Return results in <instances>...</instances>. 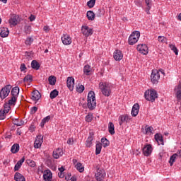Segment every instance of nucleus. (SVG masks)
<instances>
[{"mask_svg":"<svg viewBox=\"0 0 181 181\" xmlns=\"http://www.w3.org/2000/svg\"><path fill=\"white\" fill-rule=\"evenodd\" d=\"M13 123L17 127H21V125H23V124H25V122L22 119H13Z\"/></svg>","mask_w":181,"mask_h":181,"instance_id":"72a5a7b5","label":"nucleus"},{"mask_svg":"<svg viewBox=\"0 0 181 181\" xmlns=\"http://www.w3.org/2000/svg\"><path fill=\"white\" fill-rule=\"evenodd\" d=\"M5 111L0 110V119H5Z\"/></svg>","mask_w":181,"mask_h":181,"instance_id":"5fc2aeb1","label":"nucleus"},{"mask_svg":"<svg viewBox=\"0 0 181 181\" xmlns=\"http://www.w3.org/2000/svg\"><path fill=\"white\" fill-rule=\"evenodd\" d=\"M27 163L28 164V166H30L31 168H35L36 166V163H35L33 160H27Z\"/></svg>","mask_w":181,"mask_h":181,"instance_id":"3c124183","label":"nucleus"},{"mask_svg":"<svg viewBox=\"0 0 181 181\" xmlns=\"http://www.w3.org/2000/svg\"><path fill=\"white\" fill-rule=\"evenodd\" d=\"M86 145L88 148H91V146H93V136H89L87 139Z\"/></svg>","mask_w":181,"mask_h":181,"instance_id":"58836bf2","label":"nucleus"},{"mask_svg":"<svg viewBox=\"0 0 181 181\" xmlns=\"http://www.w3.org/2000/svg\"><path fill=\"white\" fill-rule=\"evenodd\" d=\"M155 139L160 145H163V137L160 134H155Z\"/></svg>","mask_w":181,"mask_h":181,"instance_id":"c85d7f7f","label":"nucleus"},{"mask_svg":"<svg viewBox=\"0 0 181 181\" xmlns=\"http://www.w3.org/2000/svg\"><path fill=\"white\" fill-rule=\"evenodd\" d=\"M169 47L171 50H173V52H174L175 54H176V56H177L179 54V52L177 51V48L176 47V46L173 45H170Z\"/></svg>","mask_w":181,"mask_h":181,"instance_id":"49530a36","label":"nucleus"},{"mask_svg":"<svg viewBox=\"0 0 181 181\" xmlns=\"http://www.w3.org/2000/svg\"><path fill=\"white\" fill-rule=\"evenodd\" d=\"M52 118H53V116H52V115H48V116L44 117L40 124V127H41V128H43V127H45V124L46 123L49 122V121H50V119H52Z\"/></svg>","mask_w":181,"mask_h":181,"instance_id":"4be33fe9","label":"nucleus"},{"mask_svg":"<svg viewBox=\"0 0 181 181\" xmlns=\"http://www.w3.org/2000/svg\"><path fill=\"white\" fill-rule=\"evenodd\" d=\"M113 57L115 60H116V62H119L122 60V58L124 57V54L120 50L117 49L114 52Z\"/></svg>","mask_w":181,"mask_h":181,"instance_id":"dca6fc26","label":"nucleus"},{"mask_svg":"<svg viewBox=\"0 0 181 181\" xmlns=\"http://www.w3.org/2000/svg\"><path fill=\"white\" fill-rule=\"evenodd\" d=\"M153 131V127L146 126L144 128L141 129V132L145 135H151Z\"/></svg>","mask_w":181,"mask_h":181,"instance_id":"412c9836","label":"nucleus"},{"mask_svg":"<svg viewBox=\"0 0 181 181\" xmlns=\"http://www.w3.org/2000/svg\"><path fill=\"white\" fill-rule=\"evenodd\" d=\"M36 129V126L34 123H32L29 127L30 132H34L35 129Z\"/></svg>","mask_w":181,"mask_h":181,"instance_id":"864d4df0","label":"nucleus"},{"mask_svg":"<svg viewBox=\"0 0 181 181\" xmlns=\"http://www.w3.org/2000/svg\"><path fill=\"white\" fill-rule=\"evenodd\" d=\"M53 177V175L52 174V171L50 170H46L44 171L43 179L45 181H52Z\"/></svg>","mask_w":181,"mask_h":181,"instance_id":"4468645a","label":"nucleus"},{"mask_svg":"<svg viewBox=\"0 0 181 181\" xmlns=\"http://www.w3.org/2000/svg\"><path fill=\"white\" fill-rule=\"evenodd\" d=\"M25 162V157H23L20 160L17 162V163L15 165L14 170H19L21 169V166H22V164Z\"/></svg>","mask_w":181,"mask_h":181,"instance_id":"bb28decb","label":"nucleus"},{"mask_svg":"<svg viewBox=\"0 0 181 181\" xmlns=\"http://www.w3.org/2000/svg\"><path fill=\"white\" fill-rule=\"evenodd\" d=\"M9 23L11 26H16L19 23V16L13 15L9 20Z\"/></svg>","mask_w":181,"mask_h":181,"instance_id":"2eb2a0df","label":"nucleus"},{"mask_svg":"<svg viewBox=\"0 0 181 181\" xmlns=\"http://www.w3.org/2000/svg\"><path fill=\"white\" fill-rule=\"evenodd\" d=\"M58 176H59V177H60L61 179H63V177H64V173H58Z\"/></svg>","mask_w":181,"mask_h":181,"instance_id":"69168bd1","label":"nucleus"},{"mask_svg":"<svg viewBox=\"0 0 181 181\" xmlns=\"http://www.w3.org/2000/svg\"><path fill=\"white\" fill-rule=\"evenodd\" d=\"M59 95V91L57 90L54 89L52 91H51L49 97L51 100H53V98H56Z\"/></svg>","mask_w":181,"mask_h":181,"instance_id":"4c0bfd02","label":"nucleus"},{"mask_svg":"<svg viewBox=\"0 0 181 181\" xmlns=\"http://www.w3.org/2000/svg\"><path fill=\"white\" fill-rule=\"evenodd\" d=\"M174 155H176L177 158H181V150H179L177 153H174Z\"/></svg>","mask_w":181,"mask_h":181,"instance_id":"680f3d73","label":"nucleus"},{"mask_svg":"<svg viewBox=\"0 0 181 181\" xmlns=\"http://www.w3.org/2000/svg\"><path fill=\"white\" fill-rule=\"evenodd\" d=\"M145 4L147 6L146 8V12L148 15H149L151 13L149 11H151V8H152V0H145Z\"/></svg>","mask_w":181,"mask_h":181,"instance_id":"a878e982","label":"nucleus"},{"mask_svg":"<svg viewBox=\"0 0 181 181\" xmlns=\"http://www.w3.org/2000/svg\"><path fill=\"white\" fill-rule=\"evenodd\" d=\"M30 111H31L32 114H36V112H37V107L34 106V107H31Z\"/></svg>","mask_w":181,"mask_h":181,"instance_id":"4d7b16f0","label":"nucleus"},{"mask_svg":"<svg viewBox=\"0 0 181 181\" xmlns=\"http://www.w3.org/2000/svg\"><path fill=\"white\" fill-rule=\"evenodd\" d=\"M59 173H64V167H61L59 168Z\"/></svg>","mask_w":181,"mask_h":181,"instance_id":"338daca9","label":"nucleus"},{"mask_svg":"<svg viewBox=\"0 0 181 181\" xmlns=\"http://www.w3.org/2000/svg\"><path fill=\"white\" fill-rule=\"evenodd\" d=\"M86 16L88 21H94V19L95 18V14L91 11L87 12Z\"/></svg>","mask_w":181,"mask_h":181,"instance_id":"473e14b6","label":"nucleus"},{"mask_svg":"<svg viewBox=\"0 0 181 181\" xmlns=\"http://www.w3.org/2000/svg\"><path fill=\"white\" fill-rule=\"evenodd\" d=\"M81 33L86 37H88V36H91L94 33V30H93V28H90L88 25H82Z\"/></svg>","mask_w":181,"mask_h":181,"instance_id":"423d86ee","label":"nucleus"},{"mask_svg":"<svg viewBox=\"0 0 181 181\" xmlns=\"http://www.w3.org/2000/svg\"><path fill=\"white\" fill-rule=\"evenodd\" d=\"M95 176L96 180L103 181L104 180V177H105L106 176L105 171L104 170L98 169V170L95 174Z\"/></svg>","mask_w":181,"mask_h":181,"instance_id":"6e6552de","label":"nucleus"},{"mask_svg":"<svg viewBox=\"0 0 181 181\" xmlns=\"http://www.w3.org/2000/svg\"><path fill=\"white\" fill-rule=\"evenodd\" d=\"M108 131L110 135H114L115 134V127H114V123L110 122L108 124Z\"/></svg>","mask_w":181,"mask_h":181,"instance_id":"cd10ccee","label":"nucleus"},{"mask_svg":"<svg viewBox=\"0 0 181 181\" xmlns=\"http://www.w3.org/2000/svg\"><path fill=\"white\" fill-rule=\"evenodd\" d=\"M24 32L26 35H29L32 32V27L29 25H25Z\"/></svg>","mask_w":181,"mask_h":181,"instance_id":"a19ab883","label":"nucleus"},{"mask_svg":"<svg viewBox=\"0 0 181 181\" xmlns=\"http://www.w3.org/2000/svg\"><path fill=\"white\" fill-rule=\"evenodd\" d=\"M20 70L21 71H25V70H26V65H25V64H21Z\"/></svg>","mask_w":181,"mask_h":181,"instance_id":"bf43d9fd","label":"nucleus"},{"mask_svg":"<svg viewBox=\"0 0 181 181\" xmlns=\"http://www.w3.org/2000/svg\"><path fill=\"white\" fill-rule=\"evenodd\" d=\"M52 156L54 159H59L60 156H63V149L58 148L54 150Z\"/></svg>","mask_w":181,"mask_h":181,"instance_id":"a211bd4d","label":"nucleus"},{"mask_svg":"<svg viewBox=\"0 0 181 181\" xmlns=\"http://www.w3.org/2000/svg\"><path fill=\"white\" fill-rule=\"evenodd\" d=\"M144 97L147 101H151V103H153L155 99L158 98V92L153 89L148 90L145 92Z\"/></svg>","mask_w":181,"mask_h":181,"instance_id":"7ed1b4c3","label":"nucleus"},{"mask_svg":"<svg viewBox=\"0 0 181 181\" xmlns=\"http://www.w3.org/2000/svg\"><path fill=\"white\" fill-rule=\"evenodd\" d=\"M12 88V86L7 85L4 86L0 90V98L1 100H5L8 95H9V93H11V89Z\"/></svg>","mask_w":181,"mask_h":181,"instance_id":"39448f33","label":"nucleus"},{"mask_svg":"<svg viewBox=\"0 0 181 181\" xmlns=\"http://www.w3.org/2000/svg\"><path fill=\"white\" fill-rule=\"evenodd\" d=\"M139 37H141V33L139 31L133 32L129 37V45L131 46L135 45L139 40Z\"/></svg>","mask_w":181,"mask_h":181,"instance_id":"20e7f679","label":"nucleus"},{"mask_svg":"<svg viewBox=\"0 0 181 181\" xmlns=\"http://www.w3.org/2000/svg\"><path fill=\"white\" fill-rule=\"evenodd\" d=\"M31 67L32 69H35V70H39L40 68V64L37 62L36 60H33L31 62Z\"/></svg>","mask_w":181,"mask_h":181,"instance_id":"e433bc0d","label":"nucleus"},{"mask_svg":"<svg viewBox=\"0 0 181 181\" xmlns=\"http://www.w3.org/2000/svg\"><path fill=\"white\" fill-rule=\"evenodd\" d=\"M88 108L93 111V110H95V107H97V103L95 102V93L93 91H90L88 94Z\"/></svg>","mask_w":181,"mask_h":181,"instance_id":"f03ea898","label":"nucleus"},{"mask_svg":"<svg viewBox=\"0 0 181 181\" xmlns=\"http://www.w3.org/2000/svg\"><path fill=\"white\" fill-rule=\"evenodd\" d=\"M129 116L128 115H122L119 117V125H122L124 123L127 124L129 122Z\"/></svg>","mask_w":181,"mask_h":181,"instance_id":"f8f14e48","label":"nucleus"},{"mask_svg":"<svg viewBox=\"0 0 181 181\" xmlns=\"http://www.w3.org/2000/svg\"><path fill=\"white\" fill-rule=\"evenodd\" d=\"M158 42H161V43H163L165 40H166V37H165L164 36H158Z\"/></svg>","mask_w":181,"mask_h":181,"instance_id":"6e6d98bb","label":"nucleus"},{"mask_svg":"<svg viewBox=\"0 0 181 181\" xmlns=\"http://www.w3.org/2000/svg\"><path fill=\"white\" fill-rule=\"evenodd\" d=\"M14 180L16 181H26V179L20 173H16L14 175Z\"/></svg>","mask_w":181,"mask_h":181,"instance_id":"b1692460","label":"nucleus"},{"mask_svg":"<svg viewBox=\"0 0 181 181\" xmlns=\"http://www.w3.org/2000/svg\"><path fill=\"white\" fill-rule=\"evenodd\" d=\"M85 119L86 122H91V121H93V113H88V115L86 116Z\"/></svg>","mask_w":181,"mask_h":181,"instance_id":"de8ad7c7","label":"nucleus"},{"mask_svg":"<svg viewBox=\"0 0 181 181\" xmlns=\"http://www.w3.org/2000/svg\"><path fill=\"white\" fill-rule=\"evenodd\" d=\"M137 50L141 54H148L149 49H148V46L145 44H140L137 46Z\"/></svg>","mask_w":181,"mask_h":181,"instance_id":"9b49d317","label":"nucleus"},{"mask_svg":"<svg viewBox=\"0 0 181 181\" xmlns=\"http://www.w3.org/2000/svg\"><path fill=\"white\" fill-rule=\"evenodd\" d=\"M42 144H43V136L39 134L35 139L34 148H35V149H39V148L42 146Z\"/></svg>","mask_w":181,"mask_h":181,"instance_id":"1a4fd4ad","label":"nucleus"},{"mask_svg":"<svg viewBox=\"0 0 181 181\" xmlns=\"http://www.w3.org/2000/svg\"><path fill=\"white\" fill-rule=\"evenodd\" d=\"M111 88H112V85L108 82L99 83V89L105 97H110L111 95Z\"/></svg>","mask_w":181,"mask_h":181,"instance_id":"f257e3e1","label":"nucleus"},{"mask_svg":"<svg viewBox=\"0 0 181 181\" xmlns=\"http://www.w3.org/2000/svg\"><path fill=\"white\" fill-rule=\"evenodd\" d=\"M101 149H103V144L101 143H97L95 146V155H100L101 153Z\"/></svg>","mask_w":181,"mask_h":181,"instance_id":"2f4dec72","label":"nucleus"},{"mask_svg":"<svg viewBox=\"0 0 181 181\" xmlns=\"http://www.w3.org/2000/svg\"><path fill=\"white\" fill-rule=\"evenodd\" d=\"M42 95H40V93L38 90L33 91L31 99H33V101H39Z\"/></svg>","mask_w":181,"mask_h":181,"instance_id":"aec40b11","label":"nucleus"},{"mask_svg":"<svg viewBox=\"0 0 181 181\" xmlns=\"http://www.w3.org/2000/svg\"><path fill=\"white\" fill-rule=\"evenodd\" d=\"M95 1L96 0H89L87 2V5H88V8H94V5H95Z\"/></svg>","mask_w":181,"mask_h":181,"instance_id":"09e8293b","label":"nucleus"},{"mask_svg":"<svg viewBox=\"0 0 181 181\" xmlns=\"http://www.w3.org/2000/svg\"><path fill=\"white\" fill-rule=\"evenodd\" d=\"M2 111H4V114H8V112H9V108H5L4 110H2Z\"/></svg>","mask_w":181,"mask_h":181,"instance_id":"774afa93","label":"nucleus"},{"mask_svg":"<svg viewBox=\"0 0 181 181\" xmlns=\"http://www.w3.org/2000/svg\"><path fill=\"white\" fill-rule=\"evenodd\" d=\"M67 144L69 145H73V144H74L73 139H69L67 141Z\"/></svg>","mask_w":181,"mask_h":181,"instance_id":"0e129e2a","label":"nucleus"},{"mask_svg":"<svg viewBox=\"0 0 181 181\" xmlns=\"http://www.w3.org/2000/svg\"><path fill=\"white\" fill-rule=\"evenodd\" d=\"M159 78H160V74L158 70H153L151 75V80L153 84H158V81H159Z\"/></svg>","mask_w":181,"mask_h":181,"instance_id":"0eeeda50","label":"nucleus"},{"mask_svg":"<svg viewBox=\"0 0 181 181\" xmlns=\"http://www.w3.org/2000/svg\"><path fill=\"white\" fill-rule=\"evenodd\" d=\"M33 80L32 75H27L24 78V81H32Z\"/></svg>","mask_w":181,"mask_h":181,"instance_id":"603ef678","label":"nucleus"},{"mask_svg":"<svg viewBox=\"0 0 181 181\" xmlns=\"http://www.w3.org/2000/svg\"><path fill=\"white\" fill-rule=\"evenodd\" d=\"M101 142H102L103 146L104 148H107V146H108V145H110V141L107 139L102 138Z\"/></svg>","mask_w":181,"mask_h":181,"instance_id":"a18cd8bd","label":"nucleus"},{"mask_svg":"<svg viewBox=\"0 0 181 181\" xmlns=\"http://www.w3.org/2000/svg\"><path fill=\"white\" fill-rule=\"evenodd\" d=\"M176 158H177L176 156V154H173V156H170V160H169V163L170 166H173V163H175L176 160Z\"/></svg>","mask_w":181,"mask_h":181,"instance_id":"79ce46f5","label":"nucleus"},{"mask_svg":"<svg viewBox=\"0 0 181 181\" xmlns=\"http://www.w3.org/2000/svg\"><path fill=\"white\" fill-rule=\"evenodd\" d=\"M49 84L54 86L56 84V77L51 76L48 78Z\"/></svg>","mask_w":181,"mask_h":181,"instance_id":"ea45409f","label":"nucleus"},{"mask_svg":"<svg viewBox=\"0 0 181 181\" xmlns=\"http://www.w3.org/2000/svg\"><path fill=\"white\" fill-rule=\"evenodd\" d=\"M76 88L77 93H83V91H84V86H83V85L78 84L76 86Z\"/></svg>","mask_w":181,"mask_h":181,"instance_id":"c03bdc74","label":"nucleus"},{"mask_svg":"<svg viewBox=\"0 0 181 181\" xmlns=\"http://www.w3.org/2000/svg\"><path fill=\"white\" fill-rule=\"evenodd\" d=\"M9 35V30L8 28H3L0 33L1 37H8Z\"/></svg>","mask_w":181,"mask_h":181,"instance_id":"393cba45","label":"nucleus"},{"mask_svg":"<svg viewBox=\"0 0 181 181\" xmlns=\"http://www.w3.org/2000/svg\"><path fill=\"white\" fill-rule=\"evenodd\" d=\"M32 43H33V38H32V37H28L25 42V44L27 46H30V45H32Z\"/></svg>","mask_w":181,"mask_h":181,"instance_id":"8fccbe9b","label":"nucleus"},{"mask_svg":"<svg viewBox=\"0 0 181 181\" xmlns=\"http://www.w3.org/2000/svg\"><path fill=\"white\" fill-rule=\"evenodd\" d=\"M152 153V146L148 144L143 148V154L144 156H149Z\"/></svg>","mask_w":181,"mask_h":181,"instance_id":"f3484780","label":"nucleus"},{"mask_svg":"<svg viewBox=\"0 0 181 181\" xmlns=\"http://www.w3.org/2000/svg\"><path fill=\"white\" fill-rule=\"evenodd\" d=\"M62 42L65 46H69L71 45V37L67 33L63 34L62 36Z\"/></svg>","mask_w":181,"mask_h":181,"instance_id":"9d476101","label":"nucleus"},{"mask_svg":"<svg viewBox=\"0 0 181 181\" xmlns=\"http://www.w3.org/2000/svg\"><path fill=\"white\" fill-rule=\"evenodd\" d=\"M66 86L70 91H73V90H74V78L71 76L68 77L66 81Z\"/></svg>","mask_w":181,"mask_h":181,"instance_id":"ddd939ff","label":"nucleus"},{"mask_svg":"<svg viewBox=\"0 0 181 181\" xmlns=\"http://www.w3.org/2000/svg\"><path fill=\"white\" fill-rule=\"evenodd\" d=\"M175 91L176 92V97L177 100H181V83L180 82L178 86H175Z\"/></svg>","mask_w":181,"mask_h":181,"instance_id":"5701e85b","label":"nucleus"},{"mask_svg":"<svg viewBox=\"0 0 181 181\" xmlns=\"http://www.w3.org/2000/svg\"><path fill=\"white\" fill-rule=\"evenodd\" d=\"M11 94L13 97H18V95H19V87L16 86V87L13 88L11 91Z\"/></svg>","mask_w":181,"mask_h":181,"instance_id":"7c9ffc66","label":"nucleus"},{"mask_svg":"<svg viewBox=\"0 0 181 181\" xmlns=\"http://www.w3.org/2000/svg\"><path fill=\"white\" fill-rule=\"evenodd\" d=\"M71 173H68V175L65 176V180H71Z\"/></svg>","mask_w":181,"mask_h":181,"instance_id":"052dcab7","label":"nucleus"},{"mask_svg":"<svg viewBox=\"0 0 181 181\" xmlns=\"http://www.w3.org/2000/svg\"><path fill=\"white\" fill-rule=\"evenodd\" d=\"M75 168L78 172H80V173H83V172H84V166H83L81 163H77Z\"/></svg>","mask_w":181,"mask_h":181,"instance_id":"f704fd0d","label":"nucleus"},{"mask_svg":"<svg viewBox=\"0 0 181 181\" xmlns=\"http://www.w3.org/2000/svg\"><path fill=\"white\" fill-rule=\"evenodd\" d=\"M29 19H30V22H33V21H35L36 19V17L34 15H31L29 17Z\"/></svg>","mask_w":181,"mask_h":181,"instance_id":"e2e57ef3","label":"nucleus"},{"mask_svg":"<svg viewBox=\"0 0 181 181\" xmlns=\"http://www.w3.org/2000/svg\"><path fill=\"white\" fill-rule=\"evenodd\" d=\"M11 151L12 153H18L19 152V144H15L11 146Z\"/></svg>","mask_w":181,"mask_h":181,"instance_id":"c9c22d12","label":"nucleus"},{"mask_svg":"<svg viewBox=\"0 0 181 181\" xmlns=\"http://www.w3.org/2000/svg\"><path fill=\"white\" fill-rule=\"evenodd\" d=\"M139 112V104L135 103L132 109V117H136Z\"/></svg>","mask_w":181,"mask_h":181,"instance_id":"6ab92c4d","label":"nucleus"},{"mask_svg":"<svg viewBox=\"0 0 181 181\" xmlns=\"http://www.w3.org/2000/svg\"><path fill=\"white\" fill-rule=\"evenodd\" d=\"M43 30L44 32H45V33H49V32H50V28H49V26L45 25L43 28Z\"/></svg>","mask_w":181,"mask_h":181,"instance_id":"13d9d810","label":"nucleus"},{"mask_svg":"<svg viewBox=\"0 0 181 181\" xmlns=\"http://www.w3.org/2000/svg\"><path fill=\"white\" fill-rule=\"evenodd\" d=\"M16 96H11V98L8 100V105H15L16 104Z\"/></svg>","mask_w":181,"mask_h":181,"instance_id":"37998d69","label":"nucleus"},{"mask_svg":"<svg viewBox=\"0 0 181 181\" xmlns=\"http://www.w3.org/2000/svg\"><path fill=\"white\" fill-rule=\"evenodd\" d=\"M91 70L93 69H91V66L90 65H86L83 67V73L86 76H90V74H91Z\"/></svg>","mask_w":181,"mask_h":181,"instance_id":"c756f323","label":"nucleus"}]
</instances>
